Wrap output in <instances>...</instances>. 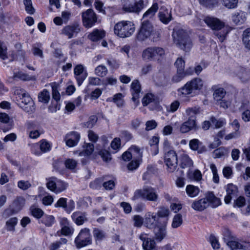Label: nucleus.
Here are the masks:
<instances>
[{
    "instance_id": "1",
    "label": "nucleus",
    "mask_w": 250,
    "mask_h": 250,
    "mask_svg": "<svg viewBox=\"0 0 250 250\" xmlns=\"http://www.w3.org/2000/svg\"><path fill=\"white\" fill-rule=\"evenodd\" d=\"M172 38L174 43L180 49L188 52L192 47V43L188 33L184 29L175 27L173 29Z\"/></svg>"
},
{
    "instance_id": "2",
    "label": "nucleus",
    "mask_w": 250,
    "mask_h": 250,
    "mask_svg": "<svg viewBox=\"0 0 250 250\" xmlns=\"http://www.w3.org/2000/svg\"><path fill=\"white\" fill-rule=\"evenodd\" d=\"M14 94L17 104L25 112L31 113L35 111L34 101L25 89L17 87L14 91Z\"/></svg>"
},
{
    "instance_id": "3",
    "label": "nucleus",
    "mask_w": 250,
    "mask_h": 250,
    "mask_svg": "<svg viewBox=\"0 0 250 250\" xmlns=\"http://www.w3.org/2000/svg\"><path fill=\"white\" fill-rule=\"evenodd\" d=\"M140 198L149 201L157 202L159 196L154 188L147 186L144 187L142 189L135 190L132 200L135 201Z\"/></svg>"
},
{
    "instance_id": "4",
    "label": "nucleus",
    "mask_w": 250,
    "mask_h": 250,
    "mask_svg": "<svg viewBox=\"0 0 250 250\" xmlns=\"http://www.w3.org/2000/svg\"><path fill=\"white\" fill-rule=\"evenodd\" d=\"M114 33L121 38L130 36L135 31V27L132 22L122 21L117 23L114 26Z\"/></svg>"
},
{
    "instance_id": "5",
    "label": "nucleus",
    "mask_w": 250,
    "mask_h": 250,
    "mask_svg": "<svg viewBox=\"0 0 250 250\" xmlns=\"http://www.w3.org/2000/svg\"><path fill=\"white\" fill-rule=\"evenodd\" d=\"M203 85L202 80L200 78H195L187 82L183 87L178 89L180 95L186 96L192 94L196 90H200Z\"/></svg>"
},
{
    "instance_id": "6",
    "label": "nucleus",
    "mask_w": 250,
    "mask_h": 250,
    "mask_svg": "<svg viewBox=\"0 0 250 250\" xmlns=\"http://www.w3.org/2000/svg\"><path fill=\"white\" fill-rule=\"evenodd\" d=\"M164 162L168 172L173 173L177 171L178 158L175 151H168L165 154Z\"/></svg>"
},
{
    "instance_id": "7",
    "label": "nucleus",
    "mask_w": 250,
    "mask_h": 250,
    "mask_svg": "<svg viewBox=\"0 0 250 250\" xmlns=\"http://www.w3.org/2000/svg\"><path fill=\"white\" fill-rule=\"evenodd\" d=\"M91 243L92 238L90 230L87 228L81 229L78 235L75 239V244L76 247L78 249L90 245Z\"/></svg>"
},
{
    "instance_id": "8",
    "label": "nucleus",
    "mask_w": 250,
    "mask_h": 250,
    "mask_svg": "<svg viewBox=\"0 0 250 250\" xmlns=\"http://www.w3.org/2000/svg\"><path fill=\"white\" fill-rule=\"evenodd\" d=\"M47 180V188L55 193L62 192L67 188L68 186L67 184L54 177L49 178Z\"/></svg>"
},
{
    "instance_id": "9",
    "label": "nucleus",
    "mask_w": 250,
    "mask_h": 250,
    "mask_svg": "<svg viewBox=\"0 0 250 250\" xmlns=\"http://www.w3.org/2000/svg\"><path fill=\"white\" fill-rule=\"evenodd\" d=\"M25 202V200L23 197H17L10 206V208L4 210L3 215L7 217L13 214L17 213L23 208Z\"/></svg>"
},
{
    "instance_id": "10",
    "label": "nucleus",
    "mask_w": 250,
    "mask_h": 250,
    "mask_svg": "<svg viewBox=\"0 0 250 250\" xmlns=\"http://www.w3.org/2000/svg\"><path fill=\"white\" fill-rule=\"evenodd\" d=\"M153 31L152 24L147 20H145L142 23L141 27L137 34V39L143 41L148 38Z\"/></svg>"
},
{
    "instance_id": "11",
    "label": "nucleus",
    "mask_w": 250,
    "mask_h": 250,
    "mask_svg": "<svg viewBox=\"0 0 250 250\" xmlns=\"http://www.w3.org/2000/svg\"><path fill=\"white\" fill-rule=\"evenodd\" d=\"M82 16L83 25L86 28L91 27L97 20L96 14L91 9L83 12Z\"/></svg>"
},
{
    "instance_id": "12",
    "label": "nucleus",
    "mask_w": 250,
    "mask_h": 250,
    "mask_svg": "<svg viewBox=\"0 0 250 250\" xmlns=\"http://www.w3.org/2000/svg\"><path fill=\"white\" fill-rule=\"evenodd\" d=\"M80 30L79 24H73L64 26L61 31V34L70 39L76 37Z\"/></svg>"
},
{
    "instance_id": "13",
    "label": "nucleus",
    "mask_w": 250,
    "mask_h": 250,
    "mask_svg": "<svg viewBox=\"0 0 250 250\" xmlns=\"http://www.w3.org/2000/svg\"><path fill=\"white\" fill-rule=\"evenodd\" d=\"M74 73L78 84L81 85L87 76L85 68L82 64H78L74 67Z\"/></svg>"
},
{
    "instance_id": "14",
    "label": "nucleus",
    "mask_w": 250,
    "mask_h": 250,
    "mask_svg": "<svg viewBox=\"0 0 250 250\" xmlns=\"http://www.w3.org/2000/svg\"><path fill=\"white\" fill-rule=\"evenodd\" d=\"M198 129L196 119H188L183 123L180 127V131L182 133H187L191 130H196Z\"/></svg>"
},
{
    "instance_id": "15",
    "label": "nucleus",
    "mask_w": 250,
    "mask_h": 250,
    "mask_svg": "<svg viewBox=\"0 0 250 250\" xmlns=\"http://www.w3.org/2000/svg\"><path fill=\"white\" fill-rule=\"evenodd\" d=\"M167 223V219L166 221H164L162 226L156 225L154 227L153 232L155 235V239L161 242L166 236V227Z\"/></svg>"
},
{
    "instance_id": "16",
    "label": "nucleus",
    "mask_w": 250,
    "mask_h": 250,
    "mask_svg": "<svg viewBox=\"0 0 250 250\" xmlns=\"http://www.w3.org/2000/svg\"><path fill=\"white\" fill-rule=\"evenodd\" d=\"M145 6L144 0H140L134 3L124 5L123 9L126 12L139 13Z\"/></svg>"
},
{
    "instance_id": "17",
    "label": "nucleus",
    "mask_w": 250,
    "mask_h": 250,
    "mask_svg": "<svg viewBox=\"0 0 250 250\" xmlns=\"http://www.w3.org/2000/svg\"><path fill=\"white\" fill-rule=\"evenodd\" d=\"M205 22L212 30H221L224 26V23L219 19L212 17H206L204 19Z\"/></svg>"
},
{
    "instance_id": "18",
    "label": "nucleus",
    "mask_w": 250,
    "mask_h": 250,
    "mask_svg": "<svg viewBox=\"0 0 250 250\" xmlns=\"http://www.w3.org/2000/svg\"><path fill=\"white\" fill-rule=\"evenodd\" d=\"M141 87L140 83L138 80L133 81L131 84V92L132 95V100L135 102V106L138 105L139 103L137 100L140 97Z\"/></svg>"
},
{
    "instance_id": "19",
    "label": "nucleus",
    "mask_w": 250,
    "mask_h": 250,
    "mask_svg": "<svg viewBox=\"0 0 250 250\" xmlns=\"http://www.w3.org/2000/svg\"><path fill=\"white\" fill-rule=\"evenodd\" d=\"M41 151L36 150L35 147H38V145H35L32 149V152L36 155H41L42 153L47 152L51 150V144L46 140L42 139L39 142Z\"/></svg>"
},
{
    "instance_id": "20",
    "label": "nucleus",
    "mask_w": 250,
    "mask_h": 250,
    "mask_svg": "<svg viewBox=\"0 0 250 250\" xmlns=\"http://www.w3.org/2000/svg\"><path fill=\"white\" fill-rule=\"evenodd\" d=\"M158 18L163 23L167 24L172 20L171 12L165 6H162L158 13Z\"/></svg>"
},
{
    "instance_id": "21",
    "label": "nucleus",
    "mask_w": 250,
    "mask_h": 250,
    "mask_svg": "<svg viewBox=\"0 0 250 250\" xmlns=\"http://www.w3.org/2000/svg\"><path fill=\"white\" fill-rule=\"evenodd\" d=\"M80 139V134L75 131H72L67 133L64 138L67 146L73 147L76 146Z\"/></svg>"
},
{
    "instance_id": "22",
    "label": "nucleus",
    "mask_w": 250,
    "mask_h": 250,
    "mask_svg": "<svg viewBox=\"0 0 250 250\" xmlns=\"http://www.w3.org/2000/svg\"><path fill=\"white\" fill-rule=\"evenodd\" d=\"M227 195L225 197L224 200L226 204H229L232 198L236 195L238 192V189L236 186L232 184H228L226 187Z\"/></svg>"
},
{
    "instance_id": "23",
    "label": "nucleus",
    "mask_w": 250,
    "mask_h": 250,
    "mask_svg": "<svg viewBox=\"0 0 250 250\" xmlns=\"http://www.w3.org/2000/svg\"><path fill=\"white\" fill-rule=\"evenodd\" d=\"M190 148L194 151H197L198 153H202L206 151V147L203 143L197 139H193L189 141Z\"/></svg>"
},
{
    "instance_id": "24",
    "label": "nucleus",
    "mask_w": 250,
    "mask_h": 250,
    "mask_svg": "<svg viewBox=\"0 0 250 250\" xmlns=\"http://www.w3.org/2000/svg\"><path fill=\"white\" fill-rule=\"evenodd\" d=\"M247 13L242 11L236 12L232 15V20L236 24L244 23L247 19Z\"/></svg>"
},
{
    "instance_id": "25",
    "label": "nucleus",
    "mask_w": 250,
    "mask_h": 250,
    "mask_svg": "<svg viewBox=\"0 0 250 250\" xmlns=\"http://www.w3.org/2000/svg\"><path fill=\"white\" fill-rule=\"evenodd\" d=\"M86 216L87 214L85 212L76 211L72 214L71 217L77 225H82L87 221Z\"/></svg>"
},
{
    "instance_id": "26",
    "label": "nucleus",
    "mask_w": 250,
    "mask_h": 250,
    "mask_svg": "<svg viewBox=\"0 0 250 250\" xmlns=\"http://www.w3.org/2000/svg\"><path fill=\"white\" fill-rule=\"evenodd\" d=\"M208 206V203L207 199L202 198L198 200L195 201L191 205V208L195 210L203 211Z\"/></svg>"
},
{
    "instance_id": "27",
    "label": "nucleus",
    "mask_w": 250,
    "mask_h": 250,
    "mask_svg": "<svg viewBox=\"0 0 250 250\" xmlns=\"http://www.w3.org/2000/svg\"><path fill=\"white\" fill-rule=\"evenodd\" d=\"M205 199H207L208 205L210 204L213 208L217 207L221 204L220 199L216 197L211 192H209L206 194Z\"/></svg>"
},
{
    "instance_id": "28",
    "label": "nucleus",
    "mask_w": 250,
    "mask_h": 250,
    "mask_svg": "<svg viewBox=\"0 0 250 250\" xmlns=\"http://www.w3.org/2000/svg\"><path fill=\"white\" fill-rule=\"evenodd\" d=\"M157 216L155 213L148 212L145 215V223L146 227L151 228L154 226Z\"/></svg>"
},
{
    "instance_id": "29",
    "label": "nucleus",
    "mask_w": 250,
    "mask_h": 250,
    "mask_svg": "<svg viewBox=\"0 0 250 250\" xmlns=\"http://www.w3.org/2000/svg\"><path fill=\"white\" fill-rule=\"evenodd\" d=\"M201 108L199 106L188 107L186 109L185 114L188 119H196V115L201 113Z\"/></svg>"
},
{
    "instance_id": "30",
    "label": "nucleus",
    "mask_w": 250,
    "mask_h": 250,
    "mask_svg": "<svg viewBox=\"0 0 250 250\" xmlns=\"http://www.w3.org/2000/svg\"><path fill=\"white\" fill-rule=\"evenodd\" d=\"M105 36V33L103 30H94L88 35V38L93 42H97L103 39Z\"/></svg>"
},
{
    "instance_id": "31",
    "label": "nucleus",
    "mask_w": 250,
    "mask_h": 250,
    "mask_svg": "<svg viewBox=\"0 0 250 250\" xmlns=\"http://www.w3.org/2000/svg\"><path fill=\"white\" fill-rule=\"evenodd\" d=\"M159 8L158 4L157 3H154L152 4L151 7L149 8L143 15V18L144 19L152 18Z\"/></svg>"
},
{
    "instance_id": "32",
    "label": "nucleus",
    "mask_w": 250,
    "mask_h": 250,
    "mask_svg": "<svg viewBox=\"0 0 250 250\" xmlns=\"http://www.w3.org/2000/svg\"><path fill=\"white\" fill-rule=\"evenodd\" d=\"M152 50L154 61H159L165 55V50L162 47H152Z\"/></svg>"
},
{
    "instance_id": "33",
    "label": "nucleus",
    "mask_w": 250,
    "mask_h": 250,
    "mask_svg": "<svg viewBox=\"0 0 250 250\" xmlns=\"http://www.w3.org/2000/svg\"><path fill=\"white\" fill-rule=\"evenodd\" d=\"M94 145L92 144H86L83 146V149L79 153L80 156H88L92 154L94 150Z\"/></svg>"
},
{
    "instance_id": "34",
    "label": "nucleus",
    "mask_w": 250,
    "mask_h": 250,
    "mask_svg": "<svg viewBox=\"0 0 250 250\" xmlns=\"http://www.w3.org/2000/svg\"><path fill=\"white\" fill-rule=\"evenodd\" d=\"M50 99V93L46 89H43L38 94L39 101L44 104H47Z\"/></svg>"
},
{
    "instance_id": "35",
    "label": "nucleus",
    "mask_w": 250,
    "mask_h": 250,
    "mask_svg": "<svg viewBox=\"0 0 250 250\" xmlns=\"http://www.w3.org/2000/svg\"><path fill=\"white\" fill-rule=\"evenodd\" d=\"M187 194L190 197H195L199 193L200 189L197 187L193 185H188L186 188Z\"/></svg>"
},
{
    "instance_id": "36",
    "label": "nucleus",
    "mask_w": 250,
    "mask_h": 250,
    "mask_svg": "<svg viewBox=\"0 0 250 250\" xmlns=\"http://www.w3.org/2000/svg\"><path fill=\"white\" fill-rule=\"evenodd\" d=\"M152 47H149L145 49L142 53L143 59L146 61H154Z\"/></svg>"
},
{
    "instance_id": "37",
    "label": "nucleus",
    "mask_w": 250,
    "mask_h": 250,
    "mask_svg": "<svg viewBox=\"0 0 250 250\" xmlns=\"http://www.w3.org/2000/svg\"><path fill=\"white\" fill-rule=\"evenodd\" d=\"M55 219L53 215L45 214L42 216L41 222L45 226L50 227L55 223Z\"/></svg>"
},
{
    "instance_id": "38",
    "label": "nucleus",
    "mask_w": 250,
    "mask_h": 250,
    "mask_svg": "<svg viewBox=\"0 0 250 250\" xmlns=\"http://www.w3.org/2000/svg\"><path fill=\"white\" fill-rule=\"evenodd\" d=\"M229 30L228 27H224L219 30H216L214 34L216 36L221 42H223L225 39L227 35L229 33Z\"/></svg>"
},
{
    "instance_id": "39",
    "label": "nucleus",
    "mask_w": 250,
    "mask_h": 250,
    "mask_svg": "<svg viewBox=\"0 0 250 250\" xmlns=\"http://www.w3.org/2000/svg\"><path fill=\"white\" fill-rule=\"evenodd\" d=\"M227 244L231 250H242L245 248L242 244L236 240H228Z\"/></svg>"
},
{
    "instance_id": "40",
    "label": "nucleus",
    "mask_w": 250,
    "mask_h": 250,
    "mask_svg": "<svg viewBox=\"0 0 250 250\" xmlns=\"http://www.w3.org/2000/svg\"><path fill=\"white\" fill-rule=\"evenodd\" d=\"M129 149L130 152H131L132 157L137 159V160H141L142 157V152L139 147L136 146H132Z\"/></svg>"
},
{
    "instance_id": "41",
    "label": "nucleus",
    "mask_w": 250,
    "mask_h": 250,
    "mask_svg": "<svg viewBox=\"0 0 250 250\" xmlns=\"http://www.w3.org/2000/svg\"><path fill=\"white\" fill-rule=\"evenodd\" d=\"M18 223L17 217H12L8 220L6 222V229L8 231H13L15 230V227Z\"/></svg>"
},
{
    "instance_id": "42",
    "label": "nucleus",
    "mask_w": 250,
    "mask_h": 250,
    "mask_svg": "<svg viewBox=\"0 0 250 250\" xmlns=\"http://www.w3.org/2000/svg\"><path fill=\"white\" fill-rule=\"evenodd\" d=\"M226 95V91L223 88H218L216 89L213 93V97L215 101H220L224 98Z\"/></svg>"
},
{
    "instance_id": "43",
    "label": "nucleus",
    "mask_w": 250,
    "mask_h": 250,
    "mask_svg": "<svg viewBox=\"0 0 250 250\" xmlns=\"http://www.w3.org/2000/svg\"><path fill=\"white\" fill-rule=\"evenodd\" d=\"M108 72L107 68L103 65H100L95 69V74L101 77L105 76Z\"/></svg>"
},
{
    "instance_id": "44",
    "label": "nucleus",
    "mask_w": 250,
    "mask_h": 250,
    "mask_svg": "<svg viewBox=\"0 0 250 250\" xmlns=\"http://www.w3.org/2000/svg\"><path fill=\"white\" fill-rule=\"evenodd\" d=\"M123 97L124 96L122 93H119L116 94L112 98V101H113L117 106L119 107H122L124 104Z\"/></svg>"
},
{
    "instance_id": "45",
    "label": "nucleus",
    "mask_w": 250,
    "mask_h": 250,
    "mask_svg": "<svg viewBox=\"0 0 250 250\" xmlns=\"http://www.w3.org/2000/svg\"><path fill=\"white\" fill-rule=\"evenodd\" d=\"M183 223L182 215L181 214H176L173 218L171 227L174 228H177Z\"/></svg>"
},
{
    "instance_id": "46",
    "label": "nucleus",
    "mask_w": 250,
    "mask_h": 250,
    "mask_svg": "<svg viewBox=\"0 0 250 250\" xmlns=\"http://www.w3.org/2000/svg\"><path fill=\"white\" fill-rule=\"evenodd\" d=\"M159 142V138L157 136H153L152 138L149 140V145L152 147L153 149H154V152L153 153L154 155H156L158 153L159 149L158 145Z\"/></svg>"
},
{
    "instance_id": "47",
    "label": "nucleus",
    "mask_w": 250,
    "mask_h": 250,
    "mask_svg": "<svg viewBox=\"0 0 250 250\" xmlns=\"http://www.w3.org/2000/svg\"><path fill=\"white\" fill-rule=\"evenodd\" d=\"M155 246L156 243L154 240L150 238L143 243V247L145 250H153Z\"/></svg>"
},
{
    "instance_id": "48",
    "label": "nucleus",
    "mask_w": 250,
    "mask_h": 250,
    "mask_svg": "<svg viewBox=\"0 0 250 250\" xmlns=\"http://www.w3.org/2000/svg\"><path fill=\"white\" fill-rule=\"evenodd\" d=\"M30 211L32 215L37 219L41 218L44 214V212L42 209L35 206H32L30 208Z\"/></svg>"
},
{
    "instance_id": "49",
    "label": "nucleus",
    "mask_w": 250,
    "mask_h": 250,
    "mask_svg": "<svg viewBox=\"0 0 250 250\" xmlns=\"http://www.w3.org/2000/svg\"><path fill=\"white\" fill-rule=\"evenodd\" d=\"M243 41L245 47L250 50V28L244 31Z\"/></svg>"
},
{
    "instance_id": "50",
    "label": "nucleus",
    "mask_w": 250,
    "mask_h": 250,
    "mask_svg": "<svg viewBox=\"0 0 250 250\" xmlns=\"http://www.w3.org/2000/svg\"><path fill=\"white\" fill-rule=\"evenodd\" d=\"M223 5L227 8L234 9L237 7L238 0H222Z\"/></svg>"
},
{
    "instance_id": "51",
    "label": "nucleus",
    "mask_w": 250,
    "mask_h": 250,
    "mask_svg": "<svg viewBox=\"0 0 250 250\" xmlns=\"http://www.w3.org/2000/svg\"><path fill=\"white\" fill-rule=\"evenodd\" d=\"M93 236L96 240L101 241L105 236V234L104 231L97 228H95L93 231Z\"/></svg>"
},
{
    "instance_id": "52",
    "label": "nucleus",
    "mask_w": 250,
    "mask_h": 250,
    "mask_svg": "<svg viewBox=\"0 0 250 250\" xmlns=\"http://www.w3.org/2000/svg\"><path fill=\"white\" fill-rule=\"evenodd\" d=\"M154 101V95L152 93L146 94L142 99V104L144 106H146Z\"/></svg>"
},
{
    "instance_id": "53",
    "label": "nucleus",
    "mask_w": 250,
    "mask_h": 250,
    "mask_svg": "<svg viewBox=\"0 0 250 250\" xmlns=\"http://www.w3.org/2000/svg\"><path fill=\"white\" fill-rule=\"evenodd\" d=\"M188 177L196 181H200L202 179V174L199 170H196L193 172H189L188 174Z\"/></svg>"
},
{
    "instance_id": "54",
    "label": "nucleus",
    "mask_w": 250,
    "mask_h": 250,
    "mask_svg": "<svg viewBox=\"0 0 250 250\" xmlns=\"http://www.w3.org/2000/svg\"><path fill=\"white\" fill-rule=\"evenodd\" d=\"M157 215L160 217L165 218V221H166V219H168L167 217L169 214V210L168 208L165 207H161L157 212Z\"/></svg>"
},
{
    "instance_id": "55",
    "label": "nucleus",
    "mask_w": 250,
    "mask_h": 250,
    "mask_svg": "<svg viewBox=\"0 0 250 250\" xmlns=\"http://www.w3.org/2000/svg\"><path fill=\"white\" fill-rule=\"evenodd\" d=\"M227 152L224 147H220L215 149L213 152V155L215 158H220L224 156Z\"/></svg>"
},
{
    "instance_id": "56",
    "label": "nucleus",
    "mask_w": 250,
    "mask_h": 250,
    "mask_svg": "<svg viewBox=\"0 0 250 250\" xmlns=\"http://www.w3.org/2000/svg\"><path fill=\"white\" fill-rule=\"evenodd\" d=\"M18 187L22 190H26L31 187L29 181L20 180L17 183Z\"/></svg>"
},
{
    "instance_id": "57",
    "label": "nucleus",
    "mask_w": 250,
    "mask_h": 250,
    "mask_svg": "<svg viewBox=\"0 0 250 250\" xmlns=\"http://www.w3.org/2000/svg\"><path fill=\"white\" fill-rule=\"evenodd\" d=\"M175 65L177 67L178 72H184L185 62L182 58H178L175 62Z\"/></svg>"
},
{
    "instance_id": "58",
    "label": "nucleus",
    "mask_w": 250,
    "mask_h": 250,
    "mask_svg": "<svg viewBox=\"0 0 250 250\" xmlns=\"http://www.w3.org/2000/svg\"><path fill=\"white\" fill-rule=\"evenodd\" d=\"M13 78L14 79L18 78L23 81H29L31 80V77L28 75L24 73L21 71L14 72Z\"/></svg>"
},
{
    "instance_id": "59",
    "label": "nucleus",
    "mask_w": 250,
    "mask_h": 250,
    "mask_svg": "<svg viewBox=\"0 0 250 250\" xmlns=\"http://www.w3.org/2000/svg\"><path fill=\"white\" fill-rule=\"evenodd\" d=\"M23 2L27 13L29 14H33L35 12V9L32 6L31 0H23Z\"/></svg>"
},
{
    "instance_id": "60",
    "label": "nucleus",
    "mask_w": 250,
    "mask_h": 250,
    "mask_svg": "<svg viewBox=\"0 0 250 250\" xmlns=\"http://www.w3.org/2000/svg\"><path fill=\"white\" fill-rule=\"evenodd\" d=\"M201 5L208 8H211L217 3V0H199Z\"/></svg>"
},
{
    "instance_id": "61",
    "label": "nucleus",
    "mask_w": 250,
    "mask_h": 250,
    "mask_svg": "<svg viewBox=\"0 0 250 250\" xmlns=\"http://www.w3.org/2000/svg\"><path fill=\"white\" fill-rule=\"evenodd\" d=\"M210 168L213 174V181L215 183H218L219 182V177L217 173V169L214 164H211Z\"/></svg>"
},
{
    "instance_id": "62",
    "label": "nucleus",
    "mask_w": 250,
    "mask_h": 250,
    "mask_svg": "<svg viewBox=\"0 0 250 250\" xmlns=\"http://www.w3.org/2000/svg\"><path fill=\"white\" fill-rule=\"evenodd\" d=\"M52 89V97L56 101L60 99V94L58 90V86L55 83L51 84Z\"/></svg>"
},
{
    "instance_id": "63",
    "label": "nucleus",
    "mask_w": 250,
    "mask_h": 250,
    "mask_svg": "<svg viewBox=\"0 0 250 250\" xmlns=\"http://www.w3.org/2000/svg\"><path fill=\"white\" fill-rule=\"evenodd\" d=\"M185 77L184 72L177 71V73L173 76L172 81L174 83H178L181 81Z\"/></svg>"
},
{
    "instance_id": "64",
    "label": "nucleus",
    "mask_w": 250,
    "mask_h": 250,
    "mask_svg": "<svg viewBox=\"0 0 250 250\" xmlns=\"http://www.w3.org/2000/svg\"><path fill=\"white\" fill-rule=\"evenodd\" d=\"M209 242L213 249H219L220 248L218 240L215 236L211 235L209 236Z\"/></svg>"
}]
</instances>
